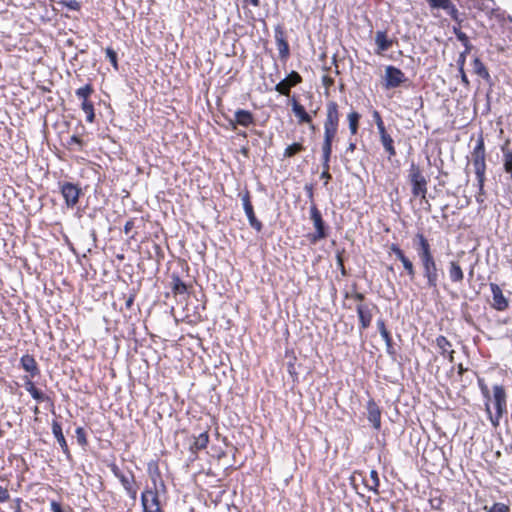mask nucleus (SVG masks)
Masks as SVG:
<instances>
[{"instance_id": "nucleus-1", "label": "nucleus", "mask_w": 512, "mask_h": 512, "mask_svg": "<svg viewBox=\"0 0 512 512\" xmlns=\"http://www.w3.org/2000/svg\"><path fill=\"white\" fill-rule=\"evenodd\" d=\"M416 238L418 239V247L416 251L420 260L423 277L426 280L425 287L436 291L440 276V268L436 263L429 241L421 233L417 234Z\"/></svg>"}, {"instance_id": "nucleus-2", "label": "nucleus", "mask_w": 512, "mask_h": 512, "mask_svg": "<svg viewBox=\"0 0 512 512\" xmlns=\"http://www.w3.org/2000/svg\"><path fill=\"white\" fill-rule=\"evenodd\" d=\"M340 120V113L338 110V104L334 101H330L326 106V118L324 121V139L322 144V166L323 171H329L330 157L332 153V143L338 132Z\"/></svg>"}, {"instance_id": "nucleus-3", "label": "nucleus", "mask_w": 512, "mask_h": 512, "mask_svg": "<svg viewBox=\"0 0 512 512\" xmlns=\"http://www.w3.org/2000/svg\"><path fill=\"white\" fill-rule=\"evenodd\" d=\"M493 396L491 400H493L494 406L496 408L495 415H492L489 401L485 403V410L489 416L491 424L494 427L499 426L500 420L503 415L507 412V394L502 385H494L492 388Z\"/></svg>"}, {"instance_id": "nucleus-4", "label": "nucleus", "mask_w": 512, "mask_h": 512, "mask_svg": "<svg viewBox=\"0 0 512 512\" xmlns=\"http://www.w3.org/2000/svg\"><path fill=\"white\" fill-rule=\"evenodd\" d=\"M471 161L474 167V171L478 180L479 190H483L484 181H485V171H486V163H485V146L484 140L480 137L477 140V143L471 154Z\"/></svg>"}, {"instance_id": "nucleus-5", "label": "nucleus", "mask_w": 512, "mask_h": 512, "mask_svg": "<svg viewBox=\"0 0 512 512\" xmlns=\"http://www.w3.org/2000/svg\"><path fill=\"white\" fill-rule=\"evenodd\" d=\"M408 177L412 185L411 191L413 196L425 199L427 193V180L419 166H417L415 163L410 165Z\"/></svg>"}, {"instance_id": "nucleus-6", "label": "nucleus", "mask_w": 512, "mask_h": 512, "mask_svg": "<svg viewBox=\"0 0 512 512\" xmlns=\"http://www.w3.org/2000/svg\"><path fill=\"white\" fill-rule=\"evenodd\" d=\"M310 219L313 222L315 232L308 235V238L312 244L317 243L327 237L325 223L322 219L321 212L318 210L316 205L310 207Z\"/></svg>"}, {"instance_id": "nucleus-7", "label": "nucleus", "mask_w": 512, "mask_h": 512, "mask_svg": "<svg viewBox=\"0 0 512 512\" xmlns=\"http://www.w3.org/2000/svg\"><path fill=\"white\" fill-rule=\"evenodd\" d=\"M407 81L405 74L397 67L388 65L385 68L383 86L385 89H394Z\"/></svg>"}, {"instance_id": "nucleus-8", "label": "nucleus", "mask_w": 512, "mask_h": 512, "mask_svg": "<svg viewBox=\"0 0 512 512\" xmlns=\"http://www.w3.org/2000/svg\"><path fill=\"white\" fill-rule=\"evenodd\" d=\"M375 309H377V306L372 303H359L356 306V311L360 322V331H363L370 326L373 317V310Z\"/></svg>"}, {"instance_id": "nucleus-9", "label": "nucleus", "mask_w": 512, "mask_h": 512, "mask_svg": "<svg viewBox=\"0 0 512 512\" xmlns=\"http://www.w3.org/2000/svg\"><path fill=\"white\" fill-rule=\"evenodd\" d=\"M80 193L81 189L73 183L66 182L61 186V194L68 207H74L78 203Z\"/></svg>"}, {"instance_id": "nucleus-10", "label": "nucleus", "mask_w": 512, "mask_h": 512, "mask_svg": "<svg viewBox=\"0 0 512 512\" xmlns=\"http://www.w3.org/2000/svg\"><path fill=\"white\" fill-rule=\"evenodd\" d=\"M242 203L243 208L245 211V214L248 218L249 224L252 228H254L257 232H260L262 230V223L256 218L253 206L250 201V194L248 191H246L242 196Z\"/></svg>"}, {"instance_id": "nucleus-11", "label": "nucleus", "mask_w": 512, "mask_h": 512, "mask_svg": "<svg viewBox=\"0 0 512 512\" xmlns=\"http://www.w3.org/2000/svg\"><path fill=\"white\" fill-rule=\"evenodd\" d=\"M274 38L281 59L286 60L289 57V44L285 39V32L282 26L277 25L274 30Z\"/></svg>"}, {"instance_id": "nucleus-12", "label": "nucleus", "mask_w": 512, "mask_h": 512, "mask_svg": "<svg viewBox=\"0 0 512 512\" xmlns=\"http://www.w3.org/2000/svg\"><path fill=\"white\" fill-rule=\"evenodd\" d=\"M490 289L492 292V304L491 306L497 311H504L509 306L508 299L503 295L502 289L496 283H490Z\"/></svg>"}, {"instance_id": "nucleus-13", "label": "nucleus", "mask_w": 512, "mask_h": 512, "mask_svg": "<svg viewBox=\"0 0 512 512\" xmlns=\"http://www.w3.org/2000/svg\"><path fill=\"white\" fill-rule=\"evenodd\" d=\"M141 505L143 510L161 508L159 495L156 488H147L142 492Z\"/></svg>"}, {"instance_id": "nucleus-14", "label": "nucleus", "mask_w": 512, "mask_h": 512, "mask_svg": "<svg viewBox=\"0 0 512 512\" xmlns=\"http://www.w3.org/2000/svg\"><path fill=\"white\" fill-rule=\"evenodd\" d=\"M301 81H302L301 76L297 72L292 71L285 79L280 81L275 86V90L282 95L288 96L290 93L291 87H294L295 85L299 84Z\"/></svg>"}, {"instance_id": "nucleus-15", "label": "nucleus", "mask_w": 512, "mask_h": 512, "mask_svg": "<svg viewBox=\"0 0 512 512\" xmlns=\"http://www.w3.org/2000/svg\"><path fill=\"white\" fill-rule=\"evenodd\" d=\"M390 251L393 252L395 254V256L397 257V259H399L401 261L409 278L411 280H413L415 278L416 271H415V267H414L412 261L408 257H406L404 252L400 249V247L397 244H392L390 246Z\"/></svg>"}, {"instance_id": "nucleus-16", "label": "nucleus", "mask_w": 512, "mask_h": 512, "mask_svg": "<svg viewBox=\"0 0 512 512\" xmlns=\"http://www.w3.org/2000/svg\"><path fill=\"white\" fill-rule=\"evenodd\" d=\"M367 418L372 426L379 430L381 428V410L373 399L367 403Z\"/></svg>"}, {"instance_id": "nucleus-17", "label": "nucleus", "mask_w": 512, "mask_h": 512, "mask_svg": "<svg viewBox=\"0 0 512 512\" xmlns=\"http://www.w3.org/2000/svg\"><path fill=\"white\" fill-rule=\"evenodd\" d=\"M254 123V116L253 114L244 109H238L234 113V120H230V124L233 127V129L236 128V125H240L243 127H248L251 124Z\"/></svg>"}, {"instance_id": "nucleus-18", "label": "nucleus", "mask_w": 512, "mask_h": 512, "mask_svg": "<svg viewBox=\"0 0 512 512\" xmlns=\"http://www.w3.org/2000/svg\"><path fill=\"white\" fill-rule=\"evenodd\" d=\"M52 433L54 437L56 438L57 442L59 443L63 453L70 458V451L66 442V439L64 437L62 426L58 421L52 422Z\"/></svg>"}, {"instance_id": "nucleus-19", "label": "nucleus", "mask_w": 512, "mask_h": 512, "mask_svg": "<svg viewBox=\"0 0 512 512\" xmlns=\"http://www.w3.org/2000/svg\"><path fill=\"white\" fill-rule=\"evenodd\" d=\"M111 471L114 474V476L119 479L124 490L128 489V487L135 485V478L131 472H129V474L127 475L124 474L115 464L111 465Z\"/></svg>"}, {"instance_id": "nucleus-20", "label": "nucleus", "mask_w": 512, "mask_h": 512, "mask_svg": "<svg viewBox=\"0 0 512 512\" xmlns=\"http://www.w3.org/2000/svg\"><path fill=\"white\" fill-rule=\"evenodd\" d=\"M436 345L438 347V349L440 350V353L444 356V357H448L449 358V361L450 362H453L454 361V350L451 349L452 345L451 343L446 339L445 336H438L436 338Z\"/></svg>"}, {"instance_id": "nucleus-21", "label": "nucleus", "mask_w": 512, "mask_h": 512, "mask_svg": "<svg viewBox=\"0 0 512 512\" xmlns=\"http://www.w3.org/2000/svg\"><path fill=\"white\" fill-rule=\"evenodd\" d=\"M448 274L451 282L461 283L464 279V272L457 261H450L448 266Z\"/></svg>"}, {"instance_id": "nucleus-22", "label": "nucleus", "mask_w": 512, "mask_h": 512, "mask_svg": "<svg viewBox=\"0 0 512 512\" xmlns=\"http://www.w3.org/2000/svg\"><path fill=\"white\" fill-rule=\"evenodd\" d=\"M377 327H378L381 337L385 341L387 352L389 354H393L394 351H393V345H392V337L390 335V332L386 328L385 321L382 318L377 320Z\"/></svg>"}, {"instance_id": "nucleus-23", "label": "nucleus", "mask_w": 512, "mask_h": 512, "mask_svg": "<svg viewBox=\"0 0 512 512\" xmlns=\"http://www.w3.org/2000/svg\"><path fill=\"white\" fill-rule=\"evenodd\" d=\"M20 362H21L22 368L26 372L30 373L31 377H34L39 373L37 363H36L35 359L33 358V356L26 354L21 357Z\"/></svg>"}, {"instance_id": "nucleus-24", "label": "nucleus", "mask_w": 512, "mask_h": 512, "mask_svg": "<svg viewBox=\"0 0 512 512\" xmlns=\"http://www.w3.org/2000/svg\"><path fill=\"white\" fill-rule=\"evenodd\" d=\"M375 43L378 47L377 53L381 54L392 46V41L388 39L385 31H377L375 35Z\"/></svg>"}, {"instance_id": "nucleus-25", "label": "nucleus", "mask_w": 512, "mask_h": 512, "mask_svg": "<svg viewBox=\"0 0 512 512\" xmlns=\"http://www.w3.org/2000/svg\"><path fill=\"white\" fill-rule=\"evenodd\" d=\"M292 111L298 118L299 123H311V116L305 111V108L299 104L295 99L292 101Z\"/></svg>"}, {"instance_id": "nucleus-26", "label": "nucleus", "mask_w": 512, "mask_h": 512, "mask_svg": "<svg viewBox=\"0 0 512 512\" xmlns=\"http://www.w3.org/2000/svg\"><path fill=\"white\" fill-rule=\"evenodd\" d=\"M472 65H473V71L476 75H478L479 77L483 78L486 81L491 80V76L488 72V69L486 68L484 63L479 58L476 57L473 60Z\"/></svg>"}, {"instance_id": "nucleus-27", "label": "nucleus", "mask_w": 512, "mask_h": 512, "mask_svg": "<svg viewBox=\"0 0 512 512\" xmlns=\"http://www.w3.org/2000/svg\"><path fill=\"white\" fill-rule=\"evenodd\" d=\"M24 386L26 391H28L30 395L33 397V399H35L36 401L43 402L46 399H48L43 392H41L35 387L34 383L30 379H27L25 381Z\"/></svg>"}, {"instance_id": "nucleus-28", "label": "nucleus", "mask_w": 512, "mask_h": 512, "mask_svg": "<svg viewBox=\"0 0 512 512\" xmlns=\"http://www.w3.org/2000/svg\"><path fill=\"white\" fill-rule=\"evenodd\" d=\"M209 442V436L207 432L200 433L197 437L194 438L193 443L191 444V449L194 452L205 449Z\"/></svg>"}, {"instance_id": "nucleus-29", "label": "nucleus", "mask_w": 512, "mask_h": 512, "mask_svg": "<svg viewBox=\"0 0 512 512\" xmlns=\"http://www.w3.org/2000/svg\"><path fill=\"white\" fill-rule=\"evenodd\" d=\"M171 288L174 294H185L187 292V285L176 274H172Z\"/></svg>"}, {"instance_id": "nucleus-30", "label": "nucleus", "mask_w": 512, "mask_h": 512, "mask_svg": "<svg viewBox=\"0 0 512 512\" xmlns=\"http://www.w3.org/2000/svg\"><path fill=\"white\" fill-rule=\"evenodd\" d=\"M380 139L385 151L389 154V158L394 157L396 155V150L393 145L394 141L392 137L389 134H387L381 137Z\"/></svg>"}, {"instance_id": "nucleus-31", "label": "nucleus", "mask_w": 512, "mask_h": 512, "mask_svg": "<svg viewBox=\"0 0 512 512\" xmlns=\"http://www.w3.org/2000/svg\"><path fill=\"white\" fill-rule=\"evenodd\" d=\"M81 108H82V110L86 114V121L89 122V123L94 122L95 113H94L93 103L91 101H89V100L88 101H82Z\"/></svg>"}, {"instance_id": "nucleus-32", "label": "nucleus", "mask_w": 512, "mask_h": 512, "mask_svg": "<svg viewBox=\"0 0 512 512\" xmlns=\"http://www.w3.org/2000/svg\"><path fill=\"white\" fill-rule=\"evenodd\" d=\"M348 122H349V129L351 134H356L358 131V124L360 119V114L358 112H351L348 114Z\"/></svg>"}, {"instance_id": "nucleus-33", "label": "nucleus", "mask_w": 512, "mask_h": 512, "mask_svg": "<svg viewBox=\"0 0 512 512\" xmlns=\"http://www.w3.org/2000/svg\"><path fill=\"white\" fill-rule=\"evenodd\" d=\"M93 93V87L90 84H86L78 88L75 92L76 96L82 101H88L89 96Z\"/></svg>"}, {"instance_id": "nucleus-34", "label": "nucleus", "mask_w": 512, "mask_h": 512, "mask_svg": "<svg viewBox=\"0 0 512 512\" xmlns=\"http://www.w3.org/2000/svg\"><path fill=\"white\" fill-rule=\"evenodd\" d=\"M304 149L305 148L301 143H293V144L289 145L288 147H286V149L284 150L283 156L286 158H290V157H293L294 155H296L297 153L303 151Z\"/></svg>"}, {"instance_id": "nucleus-35", "label": "nucleus", "mask_w": 512, "mask_h": 512, "mask_svg": "<svg viewBox=\"0 0 512 512\" xmlns=\"http://www.w3.org/2000/svg\"><path fill=\"white\" fill-rule=\"evenodd\" d=\"M432 8H442L448 10L454 8L451 0H427Z\"/></svg>"}, {"instance_id": "nucleus-36", "label": "nucleus", "mask_w": 512, "mask_h": 512, "mask_svg": "<svg viewBox=\"0 0 512 512\" xmlns=\"http://www.w3.org/2000/svg\"><path fill=\"white\" fill-rule=\"evenodd\" d=\"M478 8L486 14H493L496 10V4L494 0H482V3L478 5Z\"/></svg>"}, {"instance_id": "nucleus-37", "label": "nucleus", "mask_w": 512, "mask_h": 512, "mask_svg": "<svg viewBox=\"0 0 512 512\" xmlns=\"http://www.w3.org/2000/svg\"><path fill=\"white\" fill-rule=\"evenodd\" d=\"M454 33L456 35V38L463 44V46L465 48H467V50H472L473 46L469 42V39L464 32H462L460 29L454 27Z\"/></svg>"}, {"instance_id": "nucleus-38", "label": "nucleus", "mask_w": 512, "mask_h": 512, "mask_svg": "<svg viewBox=\"0 0 512 512\" xmlns=\"http://www.w3.org/2000/svg\"><path fill=\"white\" fill-rule=\"evenodd\" d=\"M370 481H371V484H369V482L367 481L366 483V486L372 490V491H377V488L379 486V477H378V473L376 470H371L370 471Z\"/></svg>"}, {"instance_id": "nucleus-39", "label": "nucleus", "mask_w": 512, "mask_h": 512, "mask_svg": "<svg viewBox=\"0 0 512 512\" xmlns=\"http://www.w3.org/2000/svg\"><path fill=\"white\" fill-rule=\"evenodd\" d=\"M486 512H510V507L504 503H494L489 509L485 506Z\"/></svg>"}, {"instance_id": "nucleus-40", "label": "nucleus", "mask_w": 512, "mask_h": 512, "mask_svg": "<svg viewBox=\"0 0 512 512\" xmlns=\"http://www.w3.org/2000/svg\"><path fill=\"white\" fill-rule=\"evenodd\" d=\"M504 169L511 175L512 178V152H504Z\"/></svg>"}, {"instance_id": "nucleus-41", "label": "nucleus", "mask_w": 512, "mask_h": 512, "mask_svg": "<svg viewBox=\"0 0 512 512\" xmlns=\"http://www.w3.org/2000/svg\"><path fill=\"white\" fill-rule=\"evenodd\" d=\"M106 57L109 59L115 69H118L117 53L110 47L105 50Z\"/></svg>"}, {"instance_id": "nucleus-42", "label": "nucleus", "mask_w": 512, "mask_h": 512, "mask_svg": "<svg viewBox=\"0 0 512 512\" xmlns=\"http://www.w3.org/2000/svg\"><path fill=\"white\" fill-rule=\"evenodd\" d=\"M75 432L78 443L80 445H86L87 440L85 430L82 427H78Z\"/></svg>"}, {"instance_id": "nucleus-43", "label": "nucleus", "mask_w": 512, "mask_h": 512, "mask_svg": "<svg viewBox=\"0 0 512 512\" xmlns=\"http://www.w3.org/2000/svg\"><path fill=\"white\" fill-rule=\"evenodd\" d=\"M479 387L481 389V392H482L484 398H486L487 401H490L491 400L490 391H489L487 385L484 384L482 380H479Z\"/></svg>"}, {"instance_id": "nucleus-44", "label": "nucleus", "mask_w": 512, "mask_h": 512, "mask_svg": "<svg viewBox=\"0 0 512 512\" xmlns=\"http://www.w3.org/2000/svg\"><path fill=\"white\" fill-rule=\"evenodd\" d=\"M125 491L128 494V496L132 499V501L135 502L136 499H137V486H136V484L131 486V487H128V489H126Z\"/></svg>"}, {"instance_id": "nucleus-45", "label": "nucleus", "mask_w": 512, "mask_h": 512, "mask_svg": "<svg viewBox=\"0 0 512 512\" xmlns=\"http://www.w3.org/2000/svg\"><path fill=\"white\" fill-rule=\"evenodd\" d=\"M10 494L7 488L0 485V502L9 500Z\"/></svg>"}, {"instance_id": "nucleus-46", "label": "nucleus", "mask_w": 512, "mask_h": 512, "mask_svg": "<svg viewBox=\"0 0 512 512\" xmlns=\"http://www.w3.org/2000/svg\"><path fill=\"white\" fill-rule=\"evenodd\" d=\"M65 6L68 7L70 10H79L80 4L76 0H69L64 2Z\"/></svg>"}, {"instance_id": "nucleus-47", "label": "nucleus", "mask_w": 512, "mask_h": 512, "mask_svg": "<svg viewBox=\"0 0 512 512\" xmlns=\"http://www.w3.org/2000/svg\"><path fill=\"white\" fill-rule=\"evenodd\" d=\"M50 506H51V511L52 512H64L62 507H61V504L56 502V501H52Z\"/></svg>"}, {"instance_id": "nucleus-48", "label": "nucleus", "mask_w": 512, "mask_h": 512, "mask_svg": "<svg viewBox=\"0 0 512 512\" xmlns=\"http://www.w3.org/2000/svg\"><path fill=\"white\" fill-rule=\"evenodd\" d=\"M459 72L461 74V81L462 83H464L465 86H468L469 85V80L467 78V75L463 69V66H460V69H459Z\"/></svg>"}, {"instance_id": "nucleus-49", "label": "nucleus", "mask_w": 512, "mask_h": 512, "mask_svg": "<svg viewBox=\"0 0 512 512\" xmlns=\"http://www.w3.org/2000/svg\"><path fill=\"white\" fill-rule=\"evenodd\" d=\"M322 82H323V85L326 86L327 88L332 86L334 83L333 79L327 75L322 77Z\"/></svg>"}, {"instance_id": "nucleus-50", "label": "nucleus", "mask_w": 512, "mask_h": 512, "mask_svg": "<svg viewBox=\"0 0 512 512\" xmlns=\"http://www.w3.org/2000/svg\"><path fill=\"white\" fill-rule=\"evenodd\" d=\"M376 126H377L378 132L380 134V138L383 137L384 135L388 134L386 132V129H385V126H384V122H380Z\"/></svg>"}, {"instance_id": "nucleus-51", "label": "nucleus", "mask_w": 512, "mask_h": 512, "mask_svg": "<svg viewBox=\"0 0 512 512\" xmlns=\"http://www.w3.org/2000/svg\"><path fill=\"white\" fill-rule=\"evenodd\" d=\"M470 51H471V50H467V48H465V50L460 54V56H459V60H458V63L460 64V66H463V65H464L466 55H467Z\"/></svg>"}, {"instance_id": "nucleus-52", "label": "nucleus", "mask_w": 512, "mask_h": 512, "mask_svg": "<svg viewBox=\"0 0 512 512\" xmlns=\"http://www.w3.org/2000/svg\"><path fill=\"white\" fill-rule=\"evenodd\" d=\"M320 178L321 179H324L325 182H324V185H327L329 180L332 178L331 174L329 173V171H323L320 175Z\"/></svg>"}, {"instance_id": "nucleus-53", "label": "nucleus", "mask_w": 512, "mask_h": 512, "mask_svg": "<svg viewBox=\"0 0 512 512\" xmlns=\"http://www.w3.org/2000/svg\"><path fill=\"white\" fill-rule=\"evenodd\" d=\"M14 503H15L14 512H22V509H21V499L20 498H16L14 500Z\"/></svg>"}, {"instance_id": "nucleus-54", "label": "nucleus", "mask_w": 512, "mask_h": 512, "mask_svg": "<svg viewBox=\"0 0 512 512\" xmlns=\"http://www.w3.org/2000/svg\"><path fill=\"white\" fill-rule=\"evenodd\" d=\"M133 226H134V222L133 221H131V220L127 221L125 226H124V232L126 234H128L131 231V229L133 228Z\"/></svg>"}, {"instance_id": "nucleus-55", "label": "nucleus", "mask_w": 512, "mask_h": 512, "mask_svg": "<svg viewBox=\"0 0 512 512\" xmlns=\"http://www.w3.org/2000/svg\"><path fill=\"white\" fill-rule=\"evenodd\" d=\"M133 302H134V295H130L126 301H125V306L126 308L130 309L133 305Z\"/></svg>"}, {"instance_id": "nucleus-56", "label": "nucleus", "mask_w": 512, "mask_h": 512, "mask_svg": "<svg viewBox=\"0 0 512 512\" xmlns=\"http://www.w3.org/2000/svg\"><path fill=\"white\" fill-rule=\"evenodd\" d=\"M373 119H374V121H375L376 125H377L378 123H380V122H383V120H382V118H381V116H380V113H379L378 111H374V112H373Z\"/></svg>"}, {"instance_id": "nucleus-57", "label": "nucleus", "mask_w": 512, "mask_h": 512, "mask_svg": "<svg viewBox=\"0 0 512 512\" xmlns=\"http://www.w3.org/2000/svg\"><path fill=\"white\" fill-rule=\"evenodd\" d=\"M337 263L341 267L342 273L344 274L345 270H344V265H343V259L340 254L337 255Z\"/></svg>"}, {"instance_id": "nucleus-58", "label": "nucleus", "mask_w": 512, "mask_h": 512, "mask_svg": "<svg viewBox=\"0 0 512 512\" xmlns=\"http://www.w3.org/2000/svg\"><path fill=\"white\" fill-rule=\"evenodd\" d=\"M354 299H355V300H357V301H359L360 303H363V301H364V299H365V296H364V294H362V293H356V294L354 295Z\"/></svg>"}, {"instance_id": "nucleus-59", "label": "nucleus", "mask_w": 512, "mask_h": 512, "mask_svg": "<svg viewBox=\"0 0 512 512\" xmlns=\"http://www.w3.org/2000/svg\"><path fill=\"white\" fill-rule=\"evenodd\" d=\"M356 148V145L355 143H350L347 150L350 151V152H353Z\"/></svg>"}, {"instance_id": "nucleus-60", "label": "nucleus", "mask_w": 512, "mask_h": 512, "mask_svg": "<svg viewBox=\"0 0 512 512\" xmlns=\"http://www.w3.org/2000/svg\"><path fill=\"white\" fill-rule=\"evenodd\" d=\"M143 512H162V509L161 508L147 509V510H143Z\"/></svg>"}, {"instance_id": "nucleus-61", "label": "nucleus", "mask_w": 512, "mask_h": 512, "mask_svg": "<svg viewBox=\"0 0 512 512\" xmlns=\"http://www.w3.org/2000/svg\"><path fill=\"white\" fill-rule=\"evenodd\" d=\"M71 141L75 142V143H80L81 142L80 139L77 136H72L71 137Z\"/></svg>"}, {"instance_id": "nucleus-62", "label": "nucleus", "mask_w": 512, "mask_h": 512, "mask_svg": "<svg viewBox=\"0 0 512 512\" xmlns=\"http://www.w3.org/2000/svg\"><path fill=\"white\" fill-rule=\"evenodd\" d=\"M464 371H465V369L463 368L462 364H459L458 365V372H459V374L460 375L463 374Z\"/></svg>"}, {"instance_id": "nucleus-63", "label": "nucleus", "mask_w": 512, "mask_h": 512, "mask_svg": "<svg viewBox=\"0 0 512 512\" xmlns=\"http://www.w3.org/2000/svg\"><path fill=\"white\" fill-rule=\"evenodd\" d=\"M310 124H311V125H310V128H311L312 130H314V129H315V126L312 124V122H311Z\"/></svg>"}]
</instances>
